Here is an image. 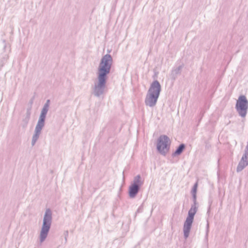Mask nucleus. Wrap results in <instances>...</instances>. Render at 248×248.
<instances>
[{"label": "nucleus", "mask_w": 248, "mask_h": 248, "mask_svg": "<svg viewBox=\"0 0 248 248\" xmlns=\"http://www.w3.org/2000/svg\"><path fill=\"white\" fill-rule=\"evenodd\" d=\"M52 212L49 208L46 209L43 220V224L40 234V242H43L46 238L52 223Z\"/></svg>", "instance_id": "f03ea898"}, {"label": "nucleus", "mask_w": 248, "mask_h": 248, "mask_svg": "<svg viewBox=\"0 0 248 248\" xmlns=\"http://www.w3.org/2000/svg\"><path fill=\"white\" fill-rule=\"evenodd\" d=\"M181 69L182 67L181 66L174 67L171 71L170 74L171 78L172 79H175L177 76L181 73Z\"/></svg>", "instance_id": "1a4fd4ad"}, {"label": "nucleus", "mask_w": 248, "mask_h": 248, "mask_svg": "<svg viewBox=\"0 0 248 248\" xmlns=\"http://www.w3.org/2000/svg\"><path fill=\"white\" fill-rule=\"evenodd\" d=\"M63 235L64 236L65 243H66L67 242V237L68 236V231H64V232L63 233Z\"/></svg>", "instance_id": "2eb2a0df"}, {"label": "nucleus", "mask_w": 248, "mask_h": 248, "mask_svg": "<svg viewBox=\"0 0 248 248\" xmlns=\"http://www.w3.org/2000/svg\"><path fill=\"white\" fill-rule=\"evenodd\" d=\"M198 188V182H197L193 186L191 193L192 195V199L193 202H197V190Z\"/></svg>", "instance_id": "9d476101"}, {"label": "nucleus", "mask_w": 248, "mask_h": 248, "mask_svg": "<svg viewBox=\"0 0 248 248\" xmlns=\"http://www.w3.org/2000/svg\"><path fill=\"white\" fill-rule=\"evenodd\" d=\"M248 165V141L244 155H243L237 167L238 170L244 169Z\"/></svg>", "instance_id": "6e6552de"}, {"label": "nucleus", "mask_w": 248, "mask_h": 248, "mask_svg": "<svg viewBox=\"0 0 248 248\" xmlns=\"http://www.w3.org/2000/svg\"><path fill=\"white\" fill-rule=\"evenodd\" d=\"M143 210V206L142 205H141L137 209L136 214L140 213L142 212Z\"/></svg>", "instance_id": "dca6fc26"}, {"label": "nucleus", "mask_w": 248, "mask_h": 248, "mask_svg": "<svg viewBox=\"0 0 248 248\" xmlns=\"http://www.w3.org/2000/svg\"><path fill=\"white\" fill-rule=\"evenodd\" d=\"M112 58L110 55L107 54L102 59L98 69V88L104 87L106 83V75L109 73Z\"/></svg>", "instance_id": "f257e3e1"}, {"label": "nucleus", "mask_w": 248, "mask_h": 248, "mask_svg": "<svg viewBox=\"0 0 248 248\" xmlns=\"http://www.w3.org/2000/svg\"><path fill=\"white\" fill-rule=\"evenodd\" d=\"M198 210V203L193 202L191 207L188 212V216L184 222L183 231L184 236L185 239H186L189 235L192 226V224L194 220V217Z\"/></svg>", "instance_id": "7ed1b4c3"}, {"label": "nucleus", "mask_w": 248, "mask_h": 248, "mask_svg": "<svg viewBox=\"0 0 248 248\" xmlns=\"http://www.w3.org/2000/svg\"><path fill=\"white\" fill-rule=\"evenodd\" d=\"M161 91V85L158 82L156 81V101L157 100Z\"/></svg>", "instance_id": "4468645a"}, {"label": "nucleus", "mask_w": 248, "mask_h": 248, "mask_svg": "<svg viewBox=\"0 0 248 248\" xmlns=\"http://www.w3.org/2000/svg\"><path fill=\"white\" fill-rule=\"evenodd\" d=\"M170 140L166 135H161L157 139L156 148L158 152L162 155H165L169 152Z\"/></svg>", "instance_id": "20e7f679"}, {"label": "nucleus", "mask_w": 248, "mask_h": 248, "mask_svg": "<svg viewBox=\"0 0 248 248\" xmlns=\"http://www.w3.org/2000/svg\"><path fill=\"white\" fill-rule=\"evenodd\" d=\"M49 102V100L47 101L46 103V105H45L44 108H43V109L42 110L41 114V115L40 117V119H41L42 120H45V119L46 115L48 110Z\"/></svg>", "instance_id": "9b49d317"}, {"label": "nucleus", "mask_w": 248, "mask_h": 248, "mask_svg": "<svg viewBox=\"0 0 248 248\" xmlns=\"http://www.w3.org/2000/svg\"><path fill=\"white\" fill-rule=\"evenodd\" d=\"M146 105L153 106L155 103V87L153 84L149 90L145 101Z\"/></svg>", "instance_id": "0eeeda50"}, {"label": "nucleus", "mask_w": 248, "mask_h": 248, "mask_svg": "<svg viewBox=\"0 0 248 248\" xmlns=\"http://www.w3.org/2000/svg\"><path fill=\"white\" fill-rule=\"evenodd\" d=\"M185 145L184 144H181L173 154V155L175 156L180 155L183 151Z\"/></svg>", "instance_id": "f8f14e48"}, {"label": "nucleus", "mask_w": 248, "mask_h": 248, "mask_svg": "<svg viewBox=\"0 0 248 248\" xmlns=\"http://www.w3.org/2000/svg\"><path fill=\"white\" fill-rule=\"evenodd\" d=\"M142 185V182L140 176V175L136 176L129 187L128 194L131 198H134L136 196Z\"/></svg>", "instance_id": "423d86ee"}, {"label": "nucleus", "mask_w": 248, "mask_h": 248, "mask_svg": "<svg viewBox=\"0 0 248 248\" xmlns=\"http://www.w3.org/2000/svg\"><path fill=\"white\" fill-rule=\"evenodd\" d=\"M235 108L239 115L244 118L248 109V100L246 96L241 95L237 100Z\"/></svg>", "instance_id": "39448f33"}, {"label": "nucleus", "mask_w": 248, "mask_h": 248, "mask_svg": "<svg viewBox=\"0 0 248 248\" xmlns=\"http://www.w3.org/2000/svg\"><path fill=\"white\" fill-rule=\"evenodd\" d=\"M208 227H209V225H208V224H207V233L208 232Z\"/></svg>", "instance_id": "f3484780"}, {"label": "nucleus", "mask_w": 248, "mask_h": 248, "mask_svg": "<svg viewBox=\"0 0 248 248\" xmlns=\"http://www.w3.org/2000/svg\"><path fill=\"white\" fill-rule=\"evenodd\" d=\"M44 121L45 120L39 119V120L36 127V130L37 132H40L42 128L44 126Z\"/></svg>", "instance_id": "ddd939ff"}]
</instances>
